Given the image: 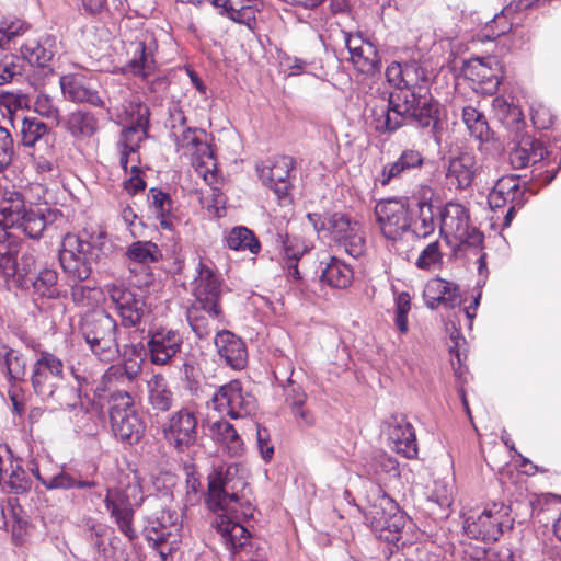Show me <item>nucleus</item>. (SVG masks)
<instances>
[{
    "label": "nucleus",
    "instance_id": "obj_26",
    "mask_svg": "<svg viewBox=\"0 0 561 561\" xmlns=\"http://www.w3.org/2000/svg\"><path fill=\"white\" fill-rule=\"evenodd\" d=\"M57 51L56 38L53 35H43L38 39L27 41L21 47L22 59L31 66L37 67L44 76L51 75L54 69L50 65Z\"/></svg>",
    "mask_w": 561,
    "mask_h": 561
},
{
    "label": "nucleus",
    "instance_id": "obj_13",
    "mask_svg": "<svg viewBox=\"0 0 561 561\" xmlns=\"http://www.w3.org/2000/svg\"><path fill=\"white\" fill-rule=\"evenodd\" d=\"M183 335L169 327H153L146 336L145 353L154 366H172L182 353Z\"/></svg>",
    "mask_w": 561,
    "mask_h": 561
},
{
    "label": "nucleus",
    "instance_id": "obj_53",
    "mask_svg": "<svg viewBox=\"0 0 561 561\" xmlns=\"http://www.w3.org/2000/svg\"><path fill=\"white\" fill-rule=\"evenodd\" d=\"M24 70L23 59L15 55H8L0 60V85L13 81L22 76Z\"/></svg>",
    "mask_w": 561,
    "mask_h": 561
},
{
    "label": "nucleus",
    "instance_id": "obj_16",
    "mask_svg": "<svg viewBox=\"0 0 561 561\" xmlns=\"http://www.w3.org/2000/svg\"><path fill=\"white\" fill-rule=\"evenodd\" d=\"M64 381L62 360L53 353L41 352L32 366L31 383L35 394L43 401L49 400Z\"/></svg>",
    "mask_w": 561,
    "mask_h": 561
},
{
    "label": "nucleus",
    "instance_id": "obj_60",
    "mask_svg": "<svg viewBox=\"0 0 561 561\" xmlns=\"http://www.w3.org/2000/svg\"><path fill=\"white\" fill-rule=\"evenodd\" d=\"M13 154L12 136L7 128L0 126V172L11 164Z\"/></svg>",
    "mask_w": 561,
    "mask_h": 561
},
{
    "label": "nucleus",
    "instance_id": "obj_57",
    "mask_svg": "<svg viewBox=\"0 0 561 561\" xmlns=\"http://www.w3.org/2000/svg\"><path fill=\"white\" fill-rule=\"evenodd\" d=\"M34 111L42 117L59 122L60 113L50 95L39 92L34 101Z\"/></svg>",
    "mask_w": 561,
    "mask_h": 561
},
{
    "label": "nucleus",
    "instance_id": "obj_35",
    "mask_svg": "<svg viewBox=\"0 0 561 561\" xmlns=\"http://www.w3.org/2000/svg\"><path fill=\"white\" fill-rule=\"evenodd\" d=\"M320 280L333 288H346L352 284L353 270L342 260L329 256L328 261L320 262Z\"/></svg>",
    "mask_w": 561,
    "mask_h": 561
},
{
    "label": "nucleus",
    "instance_id": "obj_14",
    "mask_svg": "<svg viewBox=\"0 0 561 561\" xmlns=\"http://www.w3.org/2000/svg\"><path fill=\"white\" fill-rule=\"evenodd\" d=\"M167 443L178 453H184L196 445L198 438L197 413L183 407L171 413L162 428Z\"/></svg>",
    "mask_w": 561,
    "mask_h": 561
},
{
    "label": "nucleus",
    "instance_id": "obj_15",
    "mask_svg": "<svg viewBox=\"0 0 561 561\" xmlns=\"http://www.w3.org/2000/svg\"><path fill=\"white\" fill-rule=\"evenodd\" d=\"M375 216L381 233L396 241L409 231L411 204L408 198H388L375 206Z\"/></svg>",
    "mask_w": 561,
    "mask_h": 561
},
{
    "label": "nucleus",
    "instance_id": "obj_64",
    "mask_svg": "<svg viewBox=\"0 0 561 561\" xmlns=\"http://www.w3.org/2000/svg\"><path fill=\"white\" fill-rule=\"evenodd\" d=\"M513 553L508 549H483L471 557L472 561H512Z\"/></svg>",
    "mask_w": 561,
    "mask_h": 561
},
{
    "label": "nucleus",
    "instance_id": "obj_44",
    "mask_svg": "<svg viewBox=\"0 0 561 561\" xmlns=\"http://www.w3.org/2000/svg\"><path fill=\"white\" fill-rule=\"evenodd\" d=\"M276 243L280 244L283 261L299 262V260L310 251V244L302 238L278 232Z\"/></svg>",
    "mask_w": 561,
    "mask_h": 561
},
{
    "label": "nucleus",
    "instance_id": "obj_61",
    "mask_svg": "<svg viewBox=\"0 0 561 561\" xmlns=\"http://www.w3.org/2000/svg\"><path fill=\"white\" fill-rule=\"evenodd\" d=\"M283 388L285 401L291 407V409L298 405H304L307 396L300 385L295 382L291 378H288Z\"/></svg>",
    "mask_w": 561,
    "mask_h": 561
},
{
    "label": "nucleus",
    "instance_id": "obj_36",
    "mask_svg": "<svg viewBox=\"0 0 561 561\" xmlns=\"http://www.w3.org/2000/svg\"><path fill=\"white\" fill-rule=\"evenodd\" d=\"M21 123V141L24 147H35L37 144L46 145L47 153L53 150L50 145L53 136L49 127L37 117H22Z\"/></svg>",
    "mask_w": 561,
    "mask_h": 561
},
{
    "label": "nucleus",
    "instance_id": "obj_41",
    "mask_svg": "<svg viewBox=\"0 0 561 561\" xmlns=\"http://www.w3.org/2000/svg\"><path fill=\"white\" fill-rule=\"evenodd\" d=\"M225 244L228 249L238 252L249 251L251 254H259L261 243L254 232L244 226L231 228L225 237Z\"/></svg>",
    "mask_w": 561,
    "mask_h": 561
},
{
    "label": "nucleus",
    "instance_id": "obj_37",
    "mask_svg": "<svg viewBox=\"0 0 561 561\" xmlns=\"http://www.w3.org/2000/svg\"><path fill=\"white\" fill-rule=\"evenodd\" d=\"M147 201L150 211L159 220L161 228L171 230L174 209L171 196L161 188L151 187L148 191Z\"/></svg>",
    "mask_w": 561,
    "mask_h": 561
},
{
    "label": "nucleus",
    "instance_id": "obj_12",
    "mask_svg": "<svg viewBox=\"0 0 561 561\" xmlns=\"http://www.w3.org/2000/svg\"><path fill=\"white\" fill-rule=\"evenodd\" d=\"M440 234L454 238L460 244L478 248L483 234L470 224L468 209L459 203H447L440 210Z\"/></svg>",
    "mask_w": 561,
    "mask_h": 561
},
{
    "label": "nucleus",
    "instance_id": "obj_25",
    "mask_svg": "<svg viewBox=\"0 0 561 561\" xmlns=\"http://www.w3.org/2000/svg\"><path fill=\"white\" fill-rule=\"evenodd\" d=\"M477 170L476 158L468 152L450 158L445 165L446 185L449 190H467L471 186Z\"/></svg>",
    "mask_w": 561,
    "mask_h": 561
},
{
    "label": "nucleus",
    "instance_id": "obj_62",
    "mask_svg": "<svg viewBox=\"0 0 561 561\" xmlns=\"http://www.w3.org/2000/svg\"><path fill=\"white\" fill-rule=\"evenodd\" d=\"M24 32L23 23L20 20L0 23V48L8 45L13 38Z\"/></svg>",
    "mask_w": 561,
    "mask_h": 561
},
{
    "label": "nucleus",
    "instance_id": "obj_52",
    "mask_svg": "<svg viewBox=\"0 0 561 561\" xmlns=\"http://www.w3.org/2000/svg\"><path fill=\"white\" fill-rule=\"evenodd\" d=\"M428 504L431 505V511L433 514L437 512L433 506H436L440 510V517L447 516V510L453 503V491L444 482H435L434 489L428 495Z\"/></svg>",
    "mask_w": 561,
    "mask_h": 561
},
{
    "label": "nucleus",
    "instance_id": "obj_21",
    "mask_svg": "<svg viewBox=\"0 0 561 561\" xmlns=\"http://www.w3.org/2000/svg\"><path fill=\"white\" fill-rule=\"evenodd\" d=\"M463 73L482 94L493 95L501 84V68L493 58L470 59L463 66Z\"/></svg>",
    "mask_w": 561,
    "mask_h": 561
},
{
    "label": "nucleus",
    "instance_id": "obj_5",
    "mask_svg": "<svg viewBox=\"0 0 561 561\" xmlns=\"http://www.w3.org/2000/svg\"><path fill=\"white\" fill-rule=\"evenodd\" d=\"M307 219L318 234L329 237L350 256L356 259L364 254L366 240L362 225L344 213H309Z\"/></svg>",
    "mask_w": 561,
    "mask_h": 561
},
{
    "label": "nucleus",
    "instance_id": "obj_10",
    "mask_svg": "<svg viewBox=\"0 0 561 561\" xmlns=\"http://www.w3.org/2000/svg\"><path fill=\"white\" fill-rule=\"evenodd\" d=\"M144 500L142 488L138 482H130L125 488L107 489L104 499L105 507L121 533L129 540L137 538L133 527L135 507L140 506Z\"/></svg>",
    "mask_w": 561,
    "mask_h": 561
},
{
    "label": "nucleus",
    "instance_id": "obj_42",
    "mask_svg": "<svg viewBox=\"0 0 561 561\" xmlns=\"http://www.w3.org/2000/svg\"><path fill=\"white\" fill-rule=\"evenodd\" d=\"M148 402L156 411L167 412L174 402V394L162 376L156 375L148 381Z\"/></svg>",
    "mask_w": 561,
    "mask_h": 561
},
{
    "label": "nucleus",
    "instance_id": "obj_31",
    "mask_svg": "<svg viewBox=\"0 0 561 561\" xmlns=\"http://www.w3.org/2000/svg\"><path fill=\"white\" fill-rule=\"evenodd\" d=\"M215 345L219 356L233 369H242L247 364V348L243 341L228 330L217 332Z\"/></svg>",
    "mask_w": 561,
    "mask_h": 561
},
{
    "label": "nucleus",
    "instance_id": "obj_19",
    "mask_svg": "<svg viewBox=\"0 0 561 561\" xmlns=\"http://www.w3.org/2000/svg\"><path fill=\"white\" fill-rule=\"evenodd\" d=\"M170 136L176 146V150L184 156H204L208 151L205 140V131L185 125L186 117L182 111H175L171 115Z\"/></svg>",
    "mask_w": 561,
    "mask_h": 561
},
{
    "label": "nucleus",
    "instance_id": "obj_6",
    "mask_svg": "<svg viewBox=\"0 0 561 561\" xmlns=\"http://www.w3.org/2000/svg\"><path fill=\"white\" fill-rule=\"evenodd\" d=\"M369 506L364 512L366 524L375 535L389 543L401 539L407 518L397 502L379 485L373 486L367 494Z\"/></svg>",
    "mask_w": 561,
    "mask_h": 561
},
{
    "label": "nucleus",
    "instance_id": "obj_34",
    "mask_svg": "<svg viewBox=\"0 0 561 561\" xmlns=\"http://www.w3.org/2000/svg\"><path fill=\"white\" fill-rule=\"evenodd\" d=\"M260 5V0H225L224 11H219V14L234 23L252 28L256 23Z\"/></svg>",
    "mask_w": 561,
    "mask_h": 561
},
{
    "label": "nucleus",
    "instance_id": "obj_45",
    "mask_svg": "<svg viewBox=\"0 0 561 561\" xmlns=\"http://www.w3.org/2000/svg\"><path fill=\"white\" fill-rule=\"evenodd\" d=\"M461 115L472 137L480 141H488L490 139L491 130L483 113L472 106H465Z\"/></svg>",
    "mask_w": 561,
    "mask_h": 561
},
{
    "label": "nucleus",
    "instance_id": "obj_51",
    "mask_svg": "<svg viewBox=\"0 0 561 561\" xmlns=\"http://www.w3.org/2000/svg\"><path fill=\"white\" fill-rule=\"evenodd\" d=\"M58 274L53 268H43L34 280L33 288L42 297L54 298L58 295Z\"/></svg>",
    "mask_w": 561,
    "mask_h": 561
},
{
    "label": "nucleus",
    "instance_id": "obj_28",
    "mask_svg": "<svg viewBox=\"0 0 561 561\" xmlns=\"http://www.w3.org/2000/svg\"><path fill=\"white\" fill-rule=\"evenodd\" d=\"M386 432L394 451L407 458H413L417 455L414 428L404 416H391L387 422Z\"/></svg>",
    "mask_w": 561,
    "mask_h": 561
},
{
    "label": "nucleus",
    "instance_id": "obj_54",
    "mask_svg": "<svg viewBox=\"0 0 561 561\" xmlns=\"http://www.w3.org/2000/svg\"><path fill=\"white\" fill-rule=\"evenodd\" d=\"M442 263V252L439 241L427 244L420 253L415 265L420 270H431Z\"/></svg>",
    "mask_w": 561,
    "mask_h": 561
},
{
    "label": "nucleus",
    "instance_id": "obj_48",
    "mask_svg": "<svg viewBox=\"0 0 561 561\" xmlns=\"http://www.w3.org/2000/svg\"><path fill=\"white\" fill-rule=\"evenodd\" d=\"M126 254L129 260L141 264L154 263L162 257L160 249L151 241L133 242L128 247Z\"/></svg>",
    "mask_w": 561,
    "mask_h": 561
},
{
    "label": "nucleus",
    "instance_id": "obj_30",
    "mask_svg": "<svg viewBox=\"0 0 561 561\" xmlns=\"http://www.w3.org/2000/svg\"><path fill=\"white\" fill-rule=\"evenodd\" d=\"M141 373V363L134 359L111 365L102 376L103 390L128 391Z\"/></svg>",
    "mask_w": 561,
    "mask_h": 561
},
{
    "label": "nucleus",
    "instance_id": "obj_39",
    "mask_svg": "<svg viewBox=\"0 0 561 561\" xmlns=\"http://www.w3.org/2000/svg\"><path fill=\"white\" fill-rule=\"evenodd\" d=\"M65 127L75 138L85 139L96 134L99 121L93 113L77 110L67 116Z\"/></svg>",
    "mask_w": 561,
    "mask_h": 561
},
{
    "label": "nucleus",
    "instance_id": "obj_49",
    "mask_svg": "<svg viewBox=\"0 0 561 561\" xmlns=\"http://www.w3.org/2000/svg\"><path fill=\"white\" fill-rule=\"evenodd\" d=\"M78 380V387L68 386L65 383H60V388L53 393L47 402H53L58 404L61 409L75 410L78 407H82L81 402V380L78 376H76Z\"/></svg>",
    "mask_w": 561,
    "mask_h": 561
},
{
    "label": "nucleus",
    "instance_id": "obj_9",
    "mask_svg": "<svg viewBox=\"0 0 561 561\" xmlns=\"http://www.w3.org/2000/svg\"><path fill=\"white\" fill-rule=\"evenodd\" d=\"M100 249L75 233H67L61 243L59 261L64 272L75 282L87 280L92 265L99 260Z\"/></svg>",
    "mask_w": 561,
    "mask_h": 561
},
{
    "label": "nucleus",
    "instance_id": "obj_59",
    "mask_svg": "<svg viewBox=\"0 0 561 561\" xmlns=\"http://www.w3.org/2000/svg\"><path fill=\"white\" fill-rule=\"evenodd\" d=\"M435 196V190L427 185H419L412 194L411 201L409 199L411 207L415 210L425 208L433 209V199Z\"/></svg>",
    "mask_w": 561,
    "mask_h": 561
},
{
    "label": "nucleus",
    "instance_id": "obj_20",
    "mask_svg": "<svg viewBox=\"0 0 561 561\" xmlns=\"http://www.w3.org/2000/svg\"><path fill=\"white\" fill-rule=\"evenodd\" d=\"M350 61L364 75L373 76L380 71L381 59L374 43L363 37L360 33H343Z\"/></svg>",
    "mask_w": 561,
    "mask_h": 561
},
{
    "label": "nucleus",
    "instance_id": "obj_7",
    "mask_svg": "<svg viewBox=\"0 0 561 561\" xmlns=\"http://www.w3.org/2000/svg\"><path fill=\"white\" fill-rule=\"evenodd\" d=\"M118 325L104 310L88 312L80 322V334L89 350L102 362H113L119 356Z\"/></svg>",
    "mask_w": 561,
    "mask_h": 561
},
{
    "label": "nucleus",
    "instance_id": "obj_46",
    "mask_svg": "<svg viewBox=\"0 0 561 561\" xmlns=\"http://www.w3.org/2000/svg\"><path fill=\"white\" fill-rule=\"evenodd\" d=\"M431 77L426 69L417 62L404 64L403 84L401 88L421 91V93L430 92Z\"/></svg>",
    "mask_w": 561,
    "mask_h": 561
},
{
    "label": "nucleus",
    "instance_id": "obj_4",
    "mask_svg": "<svg viewBox=\"0 0 561 561\" xmlns=\"http://www.w3.org/2000/svg\"><path fill=\"white\" fill-rule=\"evenodd\" d=\"M61 221L64 217L58 209L46 206L26 208L16 191L8 192L0 206V227L7 231L11 228L20 229L31 239H39L45 230L57 228Z\"/></svg>",
    "mask_w": 561,
    "mask_h": 561
},
{
    "label": "nucleus",
    "instance_id": "obj_27",
    "mask_svg": "<svg viewBox=\"0 0 561 561\" xmlns=\"http://www.w3.org/2000/svg\"><path fill=\"white\" fill-rule=\"evenodd\" d=\"M463 528L469 537L483 541H495L503 533L499 512L493 513L489 508L471 513L466 518Z\"/></svg>",
    "mask_w": 561,
    "mask_h": 561
},
{
    "label": "nucleus",
    "instance_id": "obj_38",
    "mask_svg": "<svg viewBox=\"0 0 561 561\" xmlns=\"http://www.w3.org/2000/svg\"><path fill=\"white\" fill-rule=\"evenodd\" d=\"M211 438L221 445L231 457L240 456L243 451V442L236 428L225 420L216 421L210 425Z\"/></svg>",
    "mask_w": 561,
    "mask_h": 561
},
{
    "label": "nucleus",
    "instance_id": "obj_23",
    "mask_svg": "<svg viewBox=\"0 0 561 561\" xmlns=\"http://www.w3.org/2000/svg\"><path fill=\"white\" fill-rule=\"evenodd\" d=\"M110 298L124 327L138 325L148 311L144 297L128 288L113 287Z\"/></svg>",
    "mask_w": 561,
    "mask_h": 561
},
{
    "label": "nucleus",
    "instance_id": "obj_43",
    "mask_svg": "<svg viewBox=\"0 0 561 561\" xmlns=\"http://www.w3.org/2000/svg\"><path fill=\"white\" fill-rule=\"evenodd\" d=\"M18 241L9 231L0 227V273L5 277H15Z\"/></svg>",
    "mask_w": 561,
    "mask_h": 561
},
{
    "label": "nucleus",
    "instance_id": "obj_2",
    "mask_svg": "<svg viewBox=\"0 0 561 561\" xmlns=\"http://www.w3.org/2000/svg\"><path fill=\"white\" fill-rule=\"evenodd\" d=\"M438 102L430 92L421 93L409 89H394L390 92L387 106L374 108L375 128L381 133H392L407 124L436 128L438 125Z\"/></svg>",
    "mask_w": 561,
    "mask_h": 561
},
{
    "label": "nucleus",
    "instance_id": "obj_17",
    "mask_svg": "<svg viewBox=\"0 0 561 561\" xmlns=\"http://www.w3.org/2000/svg\"><path fill=\"white\" fill-rule=\"evenodd\" d=\"M214 409L231 419L250 416L256 410V399L244 391L239 380H231L217 389L211 398Z\"/></svg>",
    "mask_w": 561,
    "mask_h": 561
},
{
    "label": "nucleus",
    "instance_id": "obj_55",
    "mask_svg": "<svg viewBox=\"0 0 561 561\" xmlns=\"http://www.w3.org/2000/svg\"><path fill=\"white\" fill-rule=\"evenodd\" d=\"M411 310V297L407 291H402L396 297V317L394 323L401 333L408 332V314Z\"/></svg>",
    "mask_w": 561,
    "mask_h": 561
},
{
    "label": "nucleus",
    "instance_id": "obj_3",
    "mask_svg": "<svg viewBox=\"0 0 561 561\" xmlns=\"http://www.w3.org/2000/svg\"><path fill=\"white\" fill-rule=\"evenodd\" d=\"M192 282L194 301L186 309V320L198 339H208L219 332L224 313L221 309V280L218 274L202 260Z\"/></svg>",
    "mask_w": 561,
    "mask_h": 561
},
{
    "label": "nucleus",
    "instance_id": "obj_56",
    "mask_svg": "<svg viewBox=\"0 0 561 561\" xmlns=\"http://www.w3.org/2000/svg\"><path fill=\"white\" fill-rule=\"evenodd\" d=\"M31 480L28 479L26 472L16 467L12 469L8 480H5L4 485L8 488V492L14 494H24L31 489Z\"/></svg>",
    "mask_w": 561,
    "mask_h": 561
},
{
    "label": "nucleus",
    "instance_id": "obj_1",
    "mask_svg": "<svg viewBox=\"0 0 561 561\" xmlns=\"http://www.w3.org/2000/svg\"><path fill=\"white\" fill-rule=\"evenodd\" d=\"M206 503L216 514L213 526L226 549L233 556L245 551L250 533L241 522L253 517L255 507L251 488L237 466L219 467L208 476Z\"/></svg>",
    "mask_w": 561,
    "mask_h": 561
},
{
    "label": "nucleus",
    "instance_id": "obj_63",
    "mask_svg": "<svg viewBox=\"0 0 561 561\" xmlns=\"http://www.w3.org/2000/svg\"><path fill=\"white\" fill-rule=\"evenodd\" d=\"M497 18L499 14H496L485 27L486 36L489 38H496L508 33L515 23V18L513 15L507 19H501L496 22Z\"/></svg>",
    "mask_w": 561,
    "mask_h": 561
},
{
    "label": "nucleus",
    "instance_id": "obj_33",
    "mask_svg": "<svg viewBox=\"0 0 561 561\" xmlns=\"http://www.w3.org/2000/svg\"><path fill=\"white\" fill-rule=\"evenodd\" d=\"M424 297L431 309H436L438 306L455 308L461 302L458 286L442 278L432 279L426 284Z\"/></svg>",
    "mask_w": 561,
    "mask_h": 561
},
{
    "label": "nucleus",
    "instance_id": "obj_8",
    "mask_svg": "<svg viewBox=\"0 0 561 561\" xmlns=\"http://www.w3.org/2000/svg\"><path fill=\"white\" fill-rule=\"evenodd\" d=\"M110 422L115 437L129 445L137 444L146 431L145 422L135 408L134 398L126 390L111 393Z\"/></svg>",
    "mask_w": 561,
    "mask_h": 561
},
{
    "label": "nucleus",
    "instance_id": "obj_11",
    "mask_svg": "<svg viewBox=\"0 0 561 561\" xmlns=\"http://www.w3.org/2000/svg\"><path fill=\"white\" fill-rule=\"evenodd\" d=\"M129 126L124 128L117 144L119 149V164L125 172L129 162H139L138 148L140 142L148 137L149 107L139 100L130 101L125 110Z\"/></svg>",
    "mask_w": 561,
    "mask_h": 561
},
{
    "label": "nucleus",
    "instance_id": "obj_58",
    "mask_svg": "<svg viewBox=\"0 0 561 561\" xmlns=\"http://www.w3.org/2000/svg\"><path fill=\"white\" fill-rule=\"evenodd\" d=\"M367 473H394L398 474V461L385 453L376 454L369 463Z\"/></svg>",
    "mask_w": 561,
    "mask_h": 561
},
{
    "label": "nucleus",
    "instance_id": "obj_32",
    "mask_svg": "<svg viewBox=\"0 0 561 561\" xmlns=\"http://www.w3.org/2000/svg\"><path fill=\"white\" fill-rule=\"evenodd\" d=\"M179 514L171 510H161L148 518L145 537L154 548L168 541L173 531H178Z\"/></svg>",
    "mask_w": 561,
    "mask_h": 561
},
{
    "label": "nucleus",
    "instance_id": "obj_18",
    "mask_svg": "<svg viewBox=\"0 0 561 561\" xmlns=\"http://www.w3.org/2000/svg\"><path fill=\"white\" fill-rule=\"evenodd\" d=\"M59 85L66 100L73 103H88L94 107L105 108L108 114L113 102L108 99L106 103L96 90L95 80L88 73H67L59 78Z\"/></svg>",
    "mask_w": 561,
    "mask_h": 561
},
{
    "label": "nucleus",
    "instance_id": "obj_40",
    "mask_svg": "<svg viewBox=\"0 0 561 561\" xmlns=\"http://www.w3.org/2000/svg\"><path fill=\"white\" fill-rule=\"evenodd\" d=\"M43 485L48 490H85L96 486V482L93 479L83 478L79 472H71L62 469L55 474H50V478H45L43 480Z\"/></svg>",
    "mask_w": 561,
    "mask_h": 561
},
{
    "label": "nucleus",
    "instance_id": "obj_24",
    "mask_svg": "<svg viewBox=\"0 0 561 561\" xmlns=\"http://www.w3.org/2000/svg\"><path fill=\"white\" fill-rule=\"evenodd\" d=\"M156 39L149 34H141L129 45L133 56L126 68L134 76L147 78L156 68L154 51Z\"/></svg>",
    "mask_w": 561,
    "mask_h": 561
},
{
    "label": "nucleus",
    "instance_id": "obj_29",
    "mask_svg": "<svg viewBox=\"0 0 561 561\" xmlns=\"http://www.w3.org/2000/svg\"><path fill=\"white\" fill-rule=\"evenodd\" d=\"M423 162L424 158L419 150L405 149L400 153L397 160L388 162L382 167V170L376 176V181L382 186H386L410 174L415 169L421 168Z\"/></svg>",
    "mask_w": 561,
    "mask_h": 561
},
{
    "label": "nucleus",
    "instance_id": "obj_22",
    "mask_svg": "<svg viewBox=\"0 0 561 561\" xmlns=\"http://www.w3.org/2000/svg\"><path fill=\"white\" fill-rule=\"evenodd\" d=\"M295 160L288 156L276 157L271 165L260 170V178L263 184L275 193L279 201L289 199L293 187L290 172L295 168Z\"/></svg>",
    "mask_w": 561,
    "mask_h": 561
},
{
    "label": "nucleus",
    "instance_id": "obj_50",
    "mask_svg": "<svg viewBox=\"0 0 561 561\" xmlns=\"http://www.w3.org/2000/svg\"><path fill=\"white\" fill-rule=\"evenodd\" d=\"M3 368L9 382L14 383L23 380L26 371V360L20 352L8 348L3 356Z\"/></svg>",
    "mask_w": 561,
    "mask_h": 561
},
{
    "label": "nucleus",
    "instance_id": "obj_47",
    "mask_svg": "<svg viewBox=\"0 0 561 561\" xmlns=\"http://www.w3.org/2000/svg\"><path fill=\"white\" fill-rule=\"evenodd\" d=\"M436 224L434 220L433 209L425 208L415 210L411 207L410 227L409 231L416 238H427L435 230Z\"/></svg>",
    "mask_w": 561,
    "mask_h": 561
}]
</instances>
